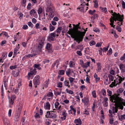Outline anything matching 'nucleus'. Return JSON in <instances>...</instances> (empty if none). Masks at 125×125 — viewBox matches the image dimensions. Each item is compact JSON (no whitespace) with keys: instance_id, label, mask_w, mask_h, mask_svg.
Instances as JSON below:
<instances>
[{"instance_id":"1","label":"nucleus","mask_w":125,"mask_h":125,"mask_svg":"<svg viewBox=\"0 0 125 125\" xmlns=\"http://www.w3.org/2000/svg\"><path fill=\"white\" fill-rule=\"evenodd\" d=\"M69 30V31H68L67 33L70 35L71 37L72 38L74 39V41H76L78 43H79L80 42L82 41L86 31H85L83 32L79 31H77V34H76L73 32L72 29L70 28Z\"/></svg>"},{"instance_id":"2","label":"nucleus","mask_w":125,"mask_h":125,"mask_svg":"<svg viewBox=\"0 0 125 125\" xmlns=\"http://www.w3.org/2000/svg\"><path fill=\"white\" fill-rule=\"evenodd\" d=\"M116 76H118V77L109 86L110 87L113 88L114 86H117V85H119L121 83L122 81L125 80V78L124 77H122L118 75H117Z\"/></svg>"},{"instance_id":"3","label":"nucleus","mask_w":125,"mask_h":125,"mask_svg":"<svg viewBox=\"0 0 125 125\" xmlns=\"http://www.w3.org/2000/svg\"><path fill=\"white\" fill-rule=\"evenodd\" d=\"M107 92L108 93V95L109 96H110L109 98L110 100L112 102H115L116 101L118 100H120L121 99L120 98V97L118 96V95H113L111 91H110L108 89L107 90Z\"/></svg>"},{"instance_id":"4","label":"nucleus","mask_w":125,"mask_h":125,"mask_svg":"<svg viewBox=\"0 0 125 125\" xmlns=\"http://www.w3.org/2000/svg\"><path fill=\"white\" fill-rule=\"evenodd\" d=\"M18 109L14 117V120L15 121H18L20 119V115L21 111L22 108V105L21 103H19L18 105Z\"/></svg>"},{"instance_id":"5","label":"nucleus","mask_w":125,"mask_h":125,"mask_svg":"<svg viewBox=\"0 0 125 125\" xmlns=\"http://www.w3.org/2000/svg\"><path fill=\"white\" fill-rule=\"evenodd\" d=\"M112 15L115 17V18L113 19L114 21H116L117 20L120 22H122L123 21L124 19L123 15L121 16L119 13L117 14L116 13H114V14H112Z\"/></svg>"},{"instance_id":"6","label":"nucleus","mask_w":125,"mask_h":125,"mask_svg":"<svg viewBox=\"0 0 125 125\" xmlns=\"http://www.w3.org/2000/svg\"><path fill=\"white\" fill-rule=\"evenodd\" d=\"M45 116L47 118L52 119L56 118L57 117L56 114L53 111H47L46 113Z\"/></svg>"},{"instance_id":"7","label":"nucleus","mask_w":125,"mask_h":125,"mask_svg":"<svg viewBox=\"0 0 125 125\" xmlns=\"http://www.w3.org/2000/svg\"><path fill=\"white\" fill-rule=\"evenodd\" d=\"M120 99H120V100H118L116 101L115 102H114L115 103V105L116 107H119L120 108V109H121V110H123L124 108L123 106V105L122 103V101H123L124 99L122 98L121 97H120Z\"/></svg>"},{"instance_id":"8","label":"nucleus","mask_w":125,"mask_h":125,"mask_svg":"<svg viewBox=\"0 0 125 125\" xmlns=\"http://www.w3.org/2000/svg\"><path fill=\"white\" fill-rule=\"evenodd\" d=\"M44 38H42L39 42V45L38 46V49L40 52H41L42 48L44 44Z\"/></svg>"},{"instance_id":"9","label":"nucleus","mask_w":125,"mask_h":125,"mask_svg":"<svg viewBox=\"0 0 125 125\" xmlns=\"http://www.w3.org/2000/svg\"><path fill=\"white\" fill-rule=\"evenodd\" d=\"M40 77L39 75L36 76L33 80L34 85H39L40 83L39 79Z\"/></svg>"},{"instance_id":"10","label":"nucleus","mask_w":125,"mask_h":125,"mask_svg":"<svg viewBox=\"0 0 125 125\" xmlns=\"http://www.w3.org/2000/svg\"><path fill=\"white\" fill-rule=\"evenodd\" d=\"M47 6H49V7H47L46 10V11L47 12H50L53 11H52L53 8L49 7V6H51V4L50 2H49V3H47Z\"/></svg>"},{"instance_id":"11","label":"nucleus","mask_w":125,"mask_h":125,"mask_svg":"<svg viewBox=\"0 0 125 125\" xmlns=\"http://www.w3.org/2000/svg\"><path fill=\"white\" fill-rule=\"evenodd\" d=\"M31 71L30 72L28 73V76L29 77H30L31 75H32L33 74L35 75L37 71H36V69L35 68L32 71L31 69Z\"/></svg>"},{"instance_id":"12","label":"nucleus","mask_w":125,"mask_h":125,"mask_svg":"<svg viewBox=\"0 0 125 125\" xmlns=\"http://www.w3.org/2000/svg\"><path fill=\"white\" fill-rule=\"evenodd\" d=\"M46 49L47 50L48 52H52V45L49 43H47L46 47Z\"/></svg>"},{"instance_id":"13","label":"nucleus","mask_w":125,"mask_h":125,"mask_svg":"<svg viewBox=\"0 0 125 125\" xmlns=\"http://www.w3.org/2000/svg\"><path fill=\"white\" fill-rule=\"evenodd\" d=\"M16 98V97L15 95H12L10 99L9 100V102L10 104L12 105L14 101V100Z\"/></svg>"},{"instance_id":"14","label":"nucleus","mask_w":125,"mask_h":125,"mask_svg":"<svg viewBox=\"0 0 125 125\" xmlns=\"http://www.w3.org/2000/svg\"><path fill=\"white\" fill-rule=\"evenodd\" d=\"M82 101L83 102L84 104L87 105L88 104L89 100L87 98L84 97L83 99H82Z\"/></svg>"},{"instance_id":"15","label":"nucleus","mask_w":125,"mask_h":125,"mask_svg":"<svg viewBox=\"0 0 125 125\" xmlns=\"http://www.w3.org/2000/svg\"><path fill=\"white\" fill-rule=\"evenodd\" d=\"M119 68L122 73L125 72V66L122 63H121L119 65Z\"/></svg>"},{"instance_id":"16","label":"nucleus","mask_w":125,"mask_h":125,"mask_svg":"<svg viewBox=\"0 0 125 125\" xmlns=\"http://www.w3.org/2000/svg\"><path fill=\"white\" fill-rule=\"evenodd\" d=\"M8 77H7L6 76H4L3 78V82L4 83V84L5 87H6L7 84L6 83L8 82Z\"/></svg>"},{"instance_id":"17","label":"nucleus","mask_w":125,"mask_h":125,"mask_svg":"<svg viewBox=\"0 0 125 125\" xmlns=\"http://www.w3.org/2000/svg\"><path fill=\"white\" fill-rule=\"evenodd\" d=\"M85 6L83 5L82 4H81L79 6V7L77 8V9H79L80 10L83 12H84V8Z\"/></svg>"},{"instance_id":"18","label":"nucleus","mask_w":125,"mask_h":125,"mask_svg":"<svg viewBox=\"0 0 125 125\" xmlns=\"http://www.w3.org/2000/svg\"><path fill=\"white\" fill-rule=\"evenodd\" d=\"M74 123L76 124H79L81 125L82 124V121L79 118L75 119L74 121Z\"/></svg>"},{"instance_id":"19","label":"nucleus","mask_w":125,"mask_h":125,"mask_svg":"<svg viewBox=\"0 0 125 125\" xmlns=\"http://www.w3.org/2000/svg\"><path fill=\"white\" fill-rule=\"evenodd\" d=\"M62 115L63 116L61 118L62 119V120H65L66 118L67 113L65 112H64L62 113Z\"/></svg>"},{"instance_id":"20","label":"nucleus","mask_w":125,"mask_h":125,"mask_svg":"<svg viewBox=\"0 0 125 125\" xmlns=\"http://www.w3.org/2000/svg\"><path fill=\"white\" fill-rule=\"evenodd\" d=\"M36 13V12L35 11L34 9H32L31 10L30 12V14L31 16H34Z\"/></svg>"},{"instance_id":"21","label":"nucleus","mask_w":125,"mask_h":125,"mask_svg":"<svg viewBox=\"0 0 125 125\" xmlns=\"http://www.w3.org/2000/svg\"><path fill=\"white\" fill-rule=\"evenodd\" d=\"M97 71L98 72H100L101 69V67L100 66V63L98 62L97 63Z\"/></svg>"},{"instance_id":"22","label":"nucleus","mask_w":125,"mask_h":125,"mask_svg":"<svg viewBox=\"0 0 125 125\" xmlns=\"http://www.w3.org/2000/svg\"><path fill=\"white\" fill-rule=\"evenodd\" d=\"M3 121L5 125H8V124H9V121L6 117L4 118Z\"/></svg>"},{"instance_id":"23","label":"nucleus","mask_w":125,"mask_h":125,"mask_svg":"<svg viewBox=\"0 0 125 125\" xmlns=\"http://www.w3.org/2000/svg\"><path fill=\"white\" fill-rule=\"evenodd\" d=\"M7 53L6 52H3L1 57L2 59H3V60L4 59L6 58L7 56Z\"/></svg>"},{"instance_id":"24","label":"nucleus","mask_w":125,"mask_h":125,"mask_svg":"<svg viewBox=\"0 0 125 125\" xmlns=\"http://www.w3.org/2000/svg\"><path fill=\"white\" fill-rule=\"evenodd\" d=\"M19 32L17 33L16 35H14V38L15 41H16L17 39H20V38L19 37Z\"/></svg>"},{"instance_id":"25","label":"nucleus","mask_w":125,"mask_h":125,"mask_svg":"<svg viewBox=\"0 0 125 125\" xmlns=\"http://www.w3.org/2000/svg\"><path fill=\"white\" fill-rule=\"evenodd\" d=\"M124 89L123 88H120L117 91V94H119L122 93L124 91ZM118 96L119 95V94H118Z\"/></svg>"},{"instance_id":"26","label":"nucleus","mask_w":125,"mask_h":125,"mask_svg":"<svg viewBox=\"0 0 125 125\" xmlns=\"http://www.w3.org/2000/svg\"><path fill=\"white\" fill-rule=\"evenodd\" d=\"M90 63V62H86L85 64H84V65L83 66V67L84 68H87L89 66Z\"/></svg>"},{"instance_id":"27","label":"nucleus","mask_w":125,"mask_h":125,"mask_svg":"<svg viewBox=\"0 0 125 125\" xmlns=\"http://www.w3.org/2000/svg\"><path fill=\"white\" fill-rule=\"evenodd\" d=\"M41 65L40 64H35L34 65V67L35 68H37L39 70H40L41 69V68L40 67Z\"/></svg>"},{"instance_id":"28","label":"nucleus","mask_w":125,"mask_h":125,"mask_svg":"<svg viewBox=\"0 0 125 125\" xmlns=\"http://www.w3.org/2000/svg\"><path fill=\"white\" fill-rule=\"evenodd\" d=\"M62 27H59L57 28L56 30V31L57 33L60 34L62 30Z\"/></svg>"},{"instance_id":"29","label":"nucleus","mask_w":125,"mask_h":125,"mask_svg":"<svg viewBox=\"0 0 125 125\" xmlns=\"http://www.w3.org/2000/svg\"><path fill=\"white\" fill-rule=\"evenodd\" d=\"M54 40V39L50 36L49 35L48 36L47 38V40L48 41L51 42L53 41Z\"/></svg>"},{"instance_id":"30","label":"nucleus","mask_w":125,"mask_h":125,"mask_svg":"<svg viewBox=\"0 0 125 125\" xmlns=\"http://www.w3.org/2000/svg\"><path fill=\"white\" fill-rule=\"evenodd\" d=\"M98 15L97 14H94L91 16V18L92 19L94 20L95 18L98 17Z\"/></svg>"},{"instance_id":"31","label":"nucleus","mask_w":125,"mask_h":125,"mask_svg":"<svg viewBox=\"0 0 125 125\" xmlns=\"http://www.w3.org/2000/svg\"><path fill=\"white\" fill-rule=\"evenodd\" d=\"M113 113H116L118 111V108L117 107H113Z\"/></svg>"},{"instance_id":"32","label":"nucleus","mask_w":125,"mask_h":125,"mask_svg":"<svg viewBox=\"0 0 125 125\" xmlns=\"http://www.w3.org/2000/svg\"><path fill=\"white\" fill-rule=\"evenodd\" d=\"M119 119L121 121L125 119V115H121L119 117Z\"/></svg>"},{"instance_id":"33","label":"nucleus","mask_w":125,"mask_h":125,"mask_svg":"<svg viewBox=\"0 0 125 125\" xmlns=\"http://www.w3.org/2000/svg\"><path fill=\"white\" fill-rule=\"evenodd\" d=\"M54 15V13L53 11L52 12H50L49 14V17L50 18H52L53 17Z\"/></svg>"},{"instance_id":"34","label":"nucleus","mask_w":125,"mask_h":125,"mask_svg":"<svg viewBox=\"0 0 125 125\" xmlns=\"http://www.w3.org/2000/svg\"><path fill=\"white\" fill-rule=\"evenodd\" d=\"M108 77L109 80H110L111 81H113L114 79V76L111 74L109 75Z\"/></svg>"},{"instance_id":"35","label":"nucleus","mask_w":125,"mask_h":125,"mask_svg":"<svg viewBox=\"0 0 125 125\" xmlns=\"http://www.w3.org/2000/svg\"><path fill=\"white\" fill-rule=\"evenodd\" d=\"M49 28L50 30L51 31H53L55 29L54 27L51 24H50Z\"/></svg>"},{"instance_id":"36","label":"nucleus","mask_w":125,"mask_h":125,"mask_svg":"<svg viewBox=\"0 0 125 125\" xmlns=\"http://www.w3.org/2000/svg\"><path fill=\"white\" fill-rule=\"evenodd\" d=\"M46 109H50V105L49 102H47L46 103Z\"/></svg>"},{"instance_id":"37","label":"nucleus","mask_w":125,"mask_h":125,"mask_svg":"<svg viewBox=\"0 0 125 125\" xmlns=\"http://www.w3.org/2000/svg\"><path fill=\"white\" fill-rule=\"evenodd\" d=\"M43 10L42 8H39L38 10V13L39 15L41 14Z\"/></svg>"},{"instance_id":"38","label":"nucleus","mask_w":125,"mask_h":125,"mask_svg":"<svg viewBox=\"0 0 125 125\" xmlns=\"http://www.w3.org/2000/svg\"><path fill=\"white\" fill-rule=\"evenodd\" d=\"M58 73L60 75H63L64 73V71L63 70H60L59 71Z\"/></svg>"},{"instance_id":"39","label":"nucleus","mask_w":125,"mask_h":125,"mask_svg":"<svg viewBox=\"0 0 125 125\" xmlns=\"http://www.w3.org/2000/svg\"><path fill=\"white\" fill-rule=\"evenodd\" d=\"M18 50V49H17L16 48H15L14 50V53L13 55L14 56H15L17 54V51Z\"/></svg>"},{"instance_id":"40","label":"nucleus","mask_w":125,"mask_h":125,"mask_svg":"<svg viewBox=\"0 0 125 125\" xmlns=\"http://www.w3.org/2000/svg\"><path fill=\"white\" fill-rule=\"evenodd\" d=\"M66 91L67 93L69 94H72L73 93V91L71 90H69L67 89H66Z\"/></svg>"},{"instance_id":"41","label":"nucleus","mask_w":125,"mask_h":125,"mask_svg":"<svg viewBox=\"0 0 125 125\" xmlns=\"http://www.w3.org/2000/svg\"><path fill=\"white\" fill-rule=\"evenodd\" d=\"M48 81H46L44 83V87H45V88H47L48 86Z\"/></svg>"},{"instance_id":"42","label":"nucleus","mask_w":125,"mask_h":125,"mask_svg":"<svg viewBox=\"0 0 125 125\" xmlns=\"http://www.w3.org/2000/svg\"><path fill=\"white\" fill-rule=\"evenodd\" d=\"M60 105V104L58 102H56L54 104L55 108H57L58 106Z\"/></svg>"},{"instance_id":"43","label":"nucleus","mask_w":125,"mask_h":125,"mask_svg":"<svg viewBox=\"0 0 125 125\" xmlns=\"http://www.w3.org/2000/svg\"><path fill=\"white\" fill-rule=\"evenodd\" d=\"M101 10L102 12L105 13H106L107 11V9L106 7L102 8Z\"/></svg>"},{"instance_id":"44","label":"nucleus","mask_w":125,"mask_h":125,"mask_svg":"<svg viewBox=\"0 0 125 125\" xmlns=\"http://www.w3.org/2000/svg\"><path fill=\"white\" fill-rule=\"evenodd\" d=\"M116 29L119 32H121V28L119 26H117L116 27Z\"/></svg>"},{"instance_id":"45","label":"nucleus","mask_w":125,"mask_h":125,"mask_svg":"<svg viewBox=\"0 0 125 125\" xmlns=\"http://www.w3.org/2000/svg\"><path fill=\"white\" fill-rule=\"evenodd\" d=\"M95 43H96L94 41H90L89 42L90 45L91 46L94 45Z\"/></svg>"},{"instance_id":"46","label":"nucleus","mask_w":125,"mask_h":125,"mask_svg":"<svg viewBox=\"0 0 125 125\" xmlns=\"http://www.w3.org/2000/svg\"><path fill=\"white\" fill-rule=\"evenodd\" d=\"M92 94L94 97L95 98L96 97V94L95 91H92Z\"/></svg>"},{"instance_id":"47","label":"nucleus","mask_w":125,"mask_h":125,"mask_svg":"<svg viewBox=\"0 0 125 125\" xmlns=\"http://www.w3.org/2000/svg\"><path fill=\"white\" fill-rule=\"evenodd\" d=\"M69 81H65L64 82V84L65 86H67L69 84Z\"/></svg>"},{"instance_id":"48","label":"nucleus","mask_w":125,"mask_h":125,"mask_svg":"<svg viewBox=\"0 0 125 125\" xmlns=\"http://www.w3.org/2000/svg\"><path fill=\"white\" fill-rule=\"evenodd\" d=\"M102 93V94L103 95H105L106 94V91L104 89H103L101 91Z\"/></svg>"},{"instance_id":"49","label":"nucleus","mask_w":125,"mask_h":125,"mask_svg":"<svg viewBox=\"0 0 125 125\" xmlns=\"http://www.w3.org/2000/svg\"><path fill=\"white\" fill-rule=\"evenodd\" d=\"M31 3H28L27 7V9L28 10H30L31 9Z\"/></svg>"},{"instance_id":"50","label":"nucleus","mask_w":125,"mask_h":125,"mask_svg":"<svg viewBox=\"0 0 125 125\" xmlns=\"http://www.w3.org/2000/svg\"><path fill=\"white\" fill-rule=\"evenodd\" d=\"M53 96V94L52 92H49L47 94V96L48 97H52Z\"/></svg>"},{"instance_id":"51","label":"nucleus","mask_w":125,"mask_h":125,"mask_svg":"<svg viewBox=\"0 0 125 125\" xmlns=\"http://www.w3.org/2000/svg\"><path fill=\"white\" fill-rule=\"evenodd\" d=\"M112 49L111 48H110L108 51L107 54L108 55H110V54H112Z\"/></svg>"},{"instance_id":"52","label":"nucleus","mask_w":125,"mask_h":125,"mask_svg":"<svg viewBox=\"0 0 125 125\" xmlns=\"http://www.w3.org/2000/svg\"><path fill=\"white\" fill-rule=\"evenodd\" d=\"M71 73V70L69 69H68L67 71H66V74L67 75H69Z\"/></svg>"},{"instance_id":"53","label":"nucleus","mask_w":125,"mask_h":125,"mask_svg":"<svg viewBox=\"0 0 125 125\" xmlns=\"http://www.w3.org/2000/svg\"><path fill=\"white\" fill-rule=\"evenodd\" d=\"M34 117L35 118H40V116L39 115V114L38 113H36L34 115Z\"/></svg>"},{"instance_id":"54","label":"nucleus","mask_w":125,"mask_h":125,"mask_svg":"<svg viewBox=\"0 0 125 125\" xmlns=\"http://www.w3.org/2000/svg\"><path fill=\"white\" fill-rule=\"evenodd\" d=\"M69 79L70 82L71 83H72L73 82L74 80L75 79L74 78L71 77L69 78Z\"/></svg>"},{"instance_id":"55","label":"nucleus","mask_w":125,"mask_h":125,"mask_svg":"<svg viewBox=\"0 0 125 125\" xmlns=\"http://www.w3.org/2000/svg\"><path fill=\"white\" fill-rule=\"evenodd\" d=\"M56 35V34L54 32H53L51 33L50 35V36L53 38V37H55Z\"/></svg>"},{"instance_id":"56","label":"nucleus","mask_w":125,"mask_h":125,"mask_svg":"<svg viewBox=\"0 0 125 125\" xmlns=\"http://www.w3.org/2000/svg\"><path fill=\"white\" fill-rule=\"evenodd\" d=\"M28 24L29 27H30L31 28L33 27V24L31 21L29 22H28Z\"/></svg>"},{"instance_id":"57","label":"nucleus","mask_w":125,"mask_h":125,"mask_svg":"<svg viewBox=\"0 0 125 125\" xmlns=\"http://www.w3.org/2000/svg\"><path fill=\"white\" fill-rule=\"evenodd\" d=\"M58 87L61 88L62 87V83L61 82L57 84Z\"/></svg>"},{"instance_id":"58","label":"nucleus","mask_w":125,"mask_h":125,"mask_svg":"<svg viewBox=\"0 0 125 125\" xmlns=\"http://www.w3.org/2000/svg\"><path fill=\"white\" fill-rule=\"evenodd\" d=\"M101 49L103 51H104L105 52L108 50V47H104L103 49L101 48Z\"/></svg>"},{"instance_id":"59","label":"nucleus","mask_w":125,"mask_h":125,"mask_svg":"<svg viewBox=\"0 0 125 125\" xmlns=\"http://www.w3.org/2000/svg\"><path fill=\"white\" fill-rule=\"evenodd\" d=\"M49 60L48 59H45L43 61V63L44 64L46 63H49Z\"/></svg>"},{"instance_id":"60","label":"nucleus","mask_w":125,"mask_h":125,"mask_svg":"<svg viewBox=\"0 0 125 125\" xmlns=\"http://www.w3.org/2000/svg\"><path fill=\"white\" fill-rule=\"evenodd\" d=\"M77 53L80 56L82 55V54L81 51H77Z\"/></svg>"},{"instance_id":"61","label":"nucleus","mask_w":125,"mask_h":125,"mask_svg":"<svg viewBox=\"0 0 125 125\" xmlns=\"http://www.w3.org/2000/svg\"><path fill=\"white\" fill-rule=\"evenodd\" d=\"M17 67V66L16 65L11 66L10 67V68L11 69L13 70L15 69Z\"/></svg>"},{"instance_id":"62","label":"nucleus","mask_w":125,"mask_h":125,"mask_svg":"<svg viewBox=\"0 0 125 125\" xmlns=\"http://www.w3.org/2000/svg\"><path fill=\"white\" fill-rule=\"evenodd\" d=\"M59 61L58 60H56L55 62H54V63H55L57 65L56 67H58V65H59Z\"/></svg>"},{"instance_id":"63","label":"nucleus","mask_w":125,"mask_h":125,"mask_svg":"<svg viewBox=\"0 0 125 125\" xmlns=\"http://www.w3.org/2000/svg\"><path fill=\"white\" fill-rule=\"evenodd\" d=\"M125 59V53L124 54L123 56L120 58V60L123 61Z\"/></svg>"},{"instance_id":"64","label":"nucleus","mask_w":125,"mask_h":125,"mask_svg":"<svg viewBox=\"0 0 125 125\" xmlns=\"http://www.w3.org/2000/svg\"><path fill=\"white\" fill-rule=\"evenodd\" d=\"M122 6L123 8L124 9H125V2L123 0L122 1Z\"/></svg>"}]
</instances>
